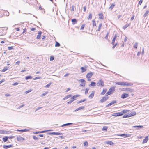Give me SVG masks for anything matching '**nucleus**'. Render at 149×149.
Listing matches in <instances>:
<instances>
[{"label": "nucleus", "instance_id": "obj_1", "mask_svg": "<svg viewBox=\"0 0 149 149\" xmlns=\"http://www.w3.org/2000/svg\"><path fill=\"white\" fill-rule=\"evenodd\" d=\"M115 84H117L119 85H126L129 86L131 85V84H130L129 83H127L126 82H115Z\"/></svg>", "mask_w": 149, "mask_h": 149}, {"label": "nucleus", "instance_id": "obj_58", "mask_svg": "<svg viewBox=\"0 0 149 149\" xmlns=\"http://www.w3.org/2000/svg\"><path fill=\"white\" fill-rule=\"evenodd\" d=\"M72 124H73V123H66V126H68V125H70Z\"/></svg>", "mask_w": 149, "mask_h": 149}, {"label": "nucleus", "instance_id": "obj_21", "mask_svg": "<svg viewBox=\"0 0 149 149\" xmlns=\"http://www.w3.org/2000/svg\"><path fill=\"white\" fill-rule=\"evenodd\" d=\"M72 22L73 24H74L77 23V20L75 19H72Z\"/></svg>", "mask_w": 149, "mask_h": 149}, {"label": "nucleus", "instance_id": "obj_27", "mask_svg": "<svg viewBox=\"0 0 149 149\" xmlns=\"http://www.w3.org/2000/svg\"><path fill=\"white\" fill-rule=\"evenodd\" d=\"M130 117L131 116H133L135 115L136 114V112L135 111H133L132 112H131L130 113Z\"/></svg>", "mask_w": 149, "mask_h": 149}, {"label": "nucleus", "instance_id": "obj_24", "mask_svg": "<svg viewBox=\"0 0 149 149\" xmlns=\"http://www.w3.org/2000/svg\"><path fill=\"white\" fill-rule=\"evenodd\" d=\"M96 85V84L94 82H91L90 84L89 85V86H95Z\"/></svg>", "mask_w": 149, "mask_h": 149}, {"label": "nucleus", "instance_id": "obj_45", "mask_svg": "<svg viewBox=\"0 0 149 149\" xmlns=\"http://www.w3.org/2000/svg\"><path fill=\"white\" fill-rule=\"evenodd\" d=\"M93 22V26H96V22L94 20H92Z\"/></svg>", "mask_w": 149, "mask_h": 149}, {"label": "nucleus", "instance_id": "obj_54", "mask_svg": "<svg viewBox=\"0 0 149 149\" xmlns=\"http://www.w3.org/2000/svg\"><path fill=\"white\" fill-rule=\"evenodd\" d=\"M89 90V89L88 88H86L85 89V93H88Z\"/></svg>", "mask_w": 149, "mask_h": 149}, {"label": "nucleus", "instance_id": "obj_35", "mask_svg": "<svg viewBox=\"0 0 149 149\" xmlns=\"http://www.w3.org/2000/svg\"><path fill=\"white\" fill-rule=\"evenodd\" d=\"M130 26V24H127L123 26V29L125 30L126 28Z\"/></svg>", "mask_w": 149, "mask_h": 149}, {"label": "nucleus", "instance_id": "obj_37", "mask_svg": "<svg viewBox=\"0 0 149 149\" xmlns=\"http://www.w3.org/2000/svg\"><path fill=\"white\" fill-rule=\"evenodd\" d=\"M99 18L101 19H103V16L102 14H99Z\"/></svg>", "mask_w": 149, "mask_h": 149}, {"label": "nucleus", "instance_id": "obj_57", "mask_svg": "<svg viewBox=\"0 0 149 149\" xmlns=\"http://www.w3.org/2000/svg\"><path fill=\"white\" fill-rule=\"evenodd\" d=\"M54 59V58L53 56H51L50 58V61H52Z\"/></svg>", "mask_w": 149, "mask_h": 149}, {"label": "nucleus", "instance_id": "obj_28", "mask_svg": "<svg viewBox=\"0 0 149 149\" xmlns=\"http://www.w3.org/2000/svg\"><path fill=\"white\" fill-rule=\"evenodd\" d=\"M46 132V131H38L35 132H34L33 133L34 134H38L40 133H43Z\"/></svg>", "mask_w": 149, "mask_h": 149}, {"label": "nucleus", "instance_id": "obj_44", "mask_svg": "<svg viewBox=\"0 0 149 149\" xmlns=\"http://www.w3.org/2000/svg\"><path fill=\"white\" fill-rule=\"evenodd\" d=\"M85 25L84 24H83L82 26H81L80 30H82L84 29V27H85Z\"/></svg>", "mask_w": 149, "mask_h": 149}, {"label": "nucleus", "instance_id": "obj_33", "mask_svg": "<svg viewBox=\"0 0 149 149\" xmlns=\"http://www.w3.org/2000/svg\"><path fill=\"white\" fill-rule=\"evenodd\" d=\"M102 23H100L99 24L98 29L97 30V31H100L101 28L102 27Z\"/></svg>", "mask_w": 149, "mask_h": 149}, {"label": "nucleus", "instance_id": "obj_5", "mask_svg": "<svg viewBox=\"0 0 149 149\" xmlns=\"http://www.w3.org/2000/svg\"><path fill=\"white\" fill-rule=\"evenodd\" d=\"M116 86H112L109 89L108 91L106 93H112L113 92L115 91V88Z\"/></svg>", "mask_w": 149, "mask_h": 149}, {"label": "nucleus", "instance_id": "obj_9", "mask_svg": "<svg viewBox=\"0 0 149 149\" xmlns=\"http://www.w3.org/2000/svg\"><path fill=\"white\" fill-rule=\"evenodd\" d=\"M78 95H75V96H74L73 97H72L70 99V100L69 101H68V102L67 103L68 104L71 103V102H72L75 99H74V98L75 97H78Z\"/></svg>", "mask_w": 149, "mask_h": 149}, {"label": "nucleus", "instance_id": "obj_22", "mask_svg": "<svg viewBox=\"0 0 149 149\" xmlns=\"http://www.w3.org/2000/svg\"><path fill=\"white\" fill-rule=\"evenodd\" d=\"M8 136H5L3 138L2 140L4 142H6L8 141Z\"/></svg>", "mask_w": 149, "mask_h": 149}, {"label": "nucleus", "instance_id": "obj_59", "mask_svg": "<svg viewBox=\"0 0 149 149\" xmlns=\"http://www.w3.org/2000/svg\"><path fill=\"white\" fill-rule=\"evenodd\" d=\"M143 2V0H140L139 2V5H141Z\"/></svg>", "mask_w": 149, "mask_h": 149}, {"label": "nucleus", "instance_id": "obj_63", "mask_svg": "<svg viewBox=\"0 0 149 149\" xmlns=\"http://www.w3.org/2000/svg\"><path fill=\"white\" fill-rule=\"evenodd\" d=\"M42 108V107H39L38 108L35 110V111L39 110V109H41Z\"/></svg>", "mask_w": 149, "mask_h": 149}, {"label": "nucleus", "instance_id": "obj_20", "mask_svg": "<svg viewBox=\"0 0 149 149\" xmlns=\"http://www.w3.org/2000/svg\"><path fill=\"white\" fill-rule=\"evenodd\" d=\"M133 127H135L137 128V129H139L140 128L143 127V126L139 125V126H135Z\"/></svg>", "mask_w": 149, "mask_h": 149}, {"label": "nucleus", "instance_id": "obj_6", "mask_svg": "<svg viewBox=\"0 0 149 149\" xmlns=\"http://www.w3.org/2000/svg\"><path fill=\"white\" fill-rule=\"evenodd\" d=\"M94 74V73L92 72H90L87 74L86 75V77L87 78H91Z\"/></svg>", "mask_w": 149, "mask_h": 149}, {"label": "nucleus", "instance_id": "obj_41", "mask_svg": "<svg viewBox=\"0 0 149 149\" xmlns=\"http://www.w3.org/2000/svg\"><path fill=\"white\" fill-rule=\"evenodd\" d=\"M138 45V43L137 42H135L134 46V48L136 49Z\"/></svg>", "mask_w": 149, "mask_h": 149}, {"label": "nucleus", "instance_id": "obj_43", "mask_svg": "<svg viewBox=\"0 0 149 149\" xmlns=\"http://www.w3.org/2000/svg\"><path fill=\"white\" fill-rule=\"evenodd\" d=\"M92 14L91 13H89L88 19H92Z\"/></svg>", "mask_w": 149, "mask_h": 149}, {"label": "nucleus", "instance_id": "obj_53", "mask_svg": "<svg viewBox=\"0 0 149 149\" xmlns=\"http://www.w3.org/2000/svg\"><path fill=\"white\" fill-rule=\"evenodd\" d=\"M13 49V48L12 46L9 47H8V50H12Z\"/></svg>", "mask_w": 149, "mask_h": 149}, {"label": "nucleus", "instance_id": "obj_47", "mask_svg": "<svg viewBox=\"0 0 149 149\" xmlns=\"http://www.w3.org/2000/svg\"><path fill=\"white\" fill-rule=\"evenodd\" d=\"M6 12L7 13H5L4 15L6 16H8L9 15V13L7 11H6Z\"/></svg>", "mask_w": 149, "mask_h": 149}, {"label": "nucleus", "instance_id": "obj_36", "mask_svg": "<svg viewBox=\"0 0 149 149\" xmlns=\"http://www.w3.org/2000/svg\"><path fill=\"white\" fill-rule=\"evenodd\" d=\"M8 69V68L7 67H5L2 70L1 72H5V71H6Z\"/></svg>", "mask_w": 149, "mask_h": 149}, {"label": "nucleus", "instance_id": "obj_52", "mask_svg": "<svg viewBox=\"0 0 149 149\" xmlns=\"http://www.w3.org/2000/svg\"><path fill=\"white\" fill-rule=\"evenodd\" d=\"M29 130L25 129H23V130H21V132H27V131H28Z\"/></svg>", "mask_w": 149, "mask_h": 149}, {"label": "nucleus", "instance_id": "obj_32", "mask_svg": "<svg viewBox=\"0 0 149 149\" xmlns=\"http://www.w3.org/2000/svg\"><path fill=\"white\" fill-rule=\"evenodd\" d=\"M108 129L107 127L106 126H104L103 127L102 130L103 131H106Z\"/></svg>", "mask_w": 149, "mask_h": 149}, {"label": "nucleus", "instance_id": "obj_51", "mask_svg": "<svg viewBox=\"0 0 149 149\" xmlns=\"http://www.w3.org/2000/svg\"><path fill=\"white\" fill-rule=\"evenodd\" d=\"M32 90V89H30L28 90L27 91H26L25 92L26 93H29L31 92Z\"/></svg>", "mask_w": 149, "mask_h": 149}, {"label": "nucleus", "instance_id": "obj_8", "mask_svg": "<svg viewBox=\"0 0 149 149\" xmlns=\"http://www.w3.org/2000/svg\"><path fill=\"white\" fill-rule=\"evenodd\" d=\"M118 136H120L123 137L124 138H126L127 137H130V135L129 134H119L118 135Z\"/></svg>", "mask_w": 149, "mask_h": 149}, {"label": "nucleus", "instance_id": "obj_16", "mask_svg": "<svg viewBox=\"0 0 149 149\" xmlns=\"http://www.w3.org/2000/svg\"><path fill=\"white\" fill-rule=\"evenodd\" d=\"M116 102H117V101L116 100H113V101H112L111 102L109 103V104L107 105L106 107H107L111 105H113L114 104L116 103Z\"/></svg>", "mask_w": 149, "mask_h": 149}, {"label": "nucleus", "instance_id": "obj_10", "mask_svg": "<svg viewBox=\"0 0 149 149\" xmlns=\"http://www.w3.org/2000/svg\"><path fill=\"white\" fill-rule=\"evenodd\" d=\"M112 115L115 116H120L122 115V113L121 112H117L113 113Z\"/></svg>", "mask_w": 149, "mask_h": 149}, {"label": "nucleus", "instance_id": "obj_34", "mask_svg": "<svg viewBox=\"0 0 149 149\" xmlns=\"http://www.w3.org/2000/svg\"><path fill=\"white\" fill-rule=\"evenodd\" d=\"M81 72L82 73L84 72L86 70V69L83 67H81Z\"/></svg>", "mask_w": 149, "mask_h": 149}, {"label": "nucleus", "instance_id": "obj_4", "mask_svg": "<svg viewBox=\"0 0 149 149\" xmlns=\"http://www.w3.org/2000/svg\"><path fill=\"white\" fill-rule=\"evenodd\" d=\"M79 81L81 82L80 85V86L84 87L85 86V81L84 79H81L79 80Z\"/></svg>", "mask_w": 149, "mask_h": 149}, {"label": "nucleus", "instance_id": "obj_25", "mask_svg": "<svg viewBox=\"0 0 149 149\" xmlns=\"http://www.w3.org/2000/svg\"><path fill=\"white\" fill-rule=\"evenodd\" d=\"M84 108V106H81V107H79V108H78L77 109H76L75 110V111H77L79 110L82 109Z\"/></svg>", "mask_w": 149, "mask_h": 149}, {"label": "nucleus", "instance_id": "obj_62", "mask_svg": "<svg viewBox=\"0 0 149 149\" xmlns=\"http://www.w3.org/2000/svg\"><path fill=\"white\" fill-rule=\"evenodd\" d=\"M144 48H143L142 49V52H141V54L142 55H143L144 54Z\"/></svg>", "mask_w": 149, "mask_h": 149}, {"label": "nucleus", "instance_id": "obj_23", "mask_svg": "<svg viewBox=\"0 0 149 149\" xmlns=\"http://www.w3.org/2000/svg\"><path fill=\"white\" fill-rule=\"evenodd\" d=\"M116 35H115V36L113 37V39H112V41L111 42V44L113 45H114V42L115 41L116 39Z\"/></svg>", "mask_w": 149, "mask_h": 149}, {"label": "nucleus", "instance_id": "obj_7", "mask_svg": "<svg viewBox=\"0 0 149 149\" xmlns=\"http://www.w3.org/2000/svg\"><path fill=\"white\" fill-rule=\"evenodd\" d=\"M122 90L124 91L130 92H133V90L132 89L129 88H123V89Z\"/></svg>", "mask_w": 149, "mask_h": 149}, {"label": "nucleus", "instance_id": "obj_39", "mask_svg": "<svg viewBox=\"0 0 149 149\" xmlns=\"http://www.w3.org/2000/svg\"><path fill=\"white\" fill-rule=\"evenodd\" d=\"M56 43H55V47H59L60 46V44L58 42H57V41H56Z\"/></svg>", "mask_w": 149, "mask_h": 149}, {"label": "nucleus", "instance_id": "obj_50", "mask_svg": "<svg viewBox=\"0 0 149 149\" xmlns=\"http://www.w3.org/2000/svg\"><path fill=\"white\" fill-rule=\"evenodd\" d=\"M51 84V83H49V84H47L46 85L45 87H46V88H49Z\"/></svg>", "mask_w": 149, "mask_h": 149}, {"label": "nucleus", "instance_id": "obj_38", "mask_svg": "<svg viewBox=\"0 0 149 149\" xmlns=\"http://www.w3.org/2000/svg\"><path fill=\"white\" fill-rule=\"evenodd\" d=\"M86 100V99H85L82 100H81L80 101H78L77 102V104H79L83 102H85Z\"/></svg>", "mask_w": 149, "mask_h": 149}, {"label": "nucleus", "instance_id": "obj_15", "mask_svg": "<svg viewBox=\"0 0 149 149\" xmlns=\"http://www.w3.org/2000/svg\"><path fill=\"white\" fill-rule=\"evenodd\" d=\"M17 139L18 141H22L24 140V138L21 136H17Z\"/></svg>", "mask_w": 149, "mask_h": 149}, {"label": "nucleus", "instance_id": "obj_2", "mask_svg": "<svg viewBox=\"0 0 149 149\" xmlns=\"http://www.w3.org/2000/svg\"><path fill=\"white\" fill-rule=\"evenodd\" d=\"M110 94H106V96L102 98L100 100V101L101 102H103L105 101L108 98V97L107 96Z\"/></svg>", "mask_w": 149, "mask_h": 149}, {"label": "nucleus", "instance_id": "obj_17", "mask_svg": "<svg viewBox=\"0 0 149 149\" xmlns=\"http://www.w3.org/2000/svg\"><path fill=\"white\" fill-rule=\"evenodd\" d=\"M148 136H146L143 141V143H145L147 142L148 141Z\"/></svg>", "mask_w": 149, "mask_h": 149}, {"label": "nucleus", "instance_id": "obj_60", "mask_svg": "<svg viewBox=\"0 0 149 149\" xmlns=\"http://www.w3.org/2000/svg\"><path fill=\"white\" fill-rule=\"evenodd\" d=\"M24 105L23 104V105H21L19 107H18L17 108V109H20L21 107H23V106H24Z\"/></svg>", "mask_w": 149, "mask_h": 149}, {"label": "nucleus", "instance_id": "obj_31", "mask_svg": "<svg viewBox=\"0 0 149 149\" xmlns=\"http://www.w3.org/2000/svg\"><path fill=\"white\" fill-rule=\"evenodd\" d=\"M128 111H129L127 110H123L121 112V113H122V115H123L124 113H127Z\"/></svg>", "mask_w": 149, "mask_h": 149}, {"label": "nucleus", "instance_id": "obj_40", "mask_svg": "<svg viewBox=\"0 0 149 149\" xmlns=\"http://www.w3.org/2000/svg\"><path fill=\"white\" fill-rule=\"evenodd\" d=\"M107 91V89L104 88L102 92L101 93H105Z\"/></svg>", "mask_w": 149, "mask_h": 149}, {"label": "nucleus", "instance_id": "obj_14", "mask_svg": "<svg viewBox=\"0 0 149 149\" xmlns=\"http://www.w3.org/2000/svg\"><path fill=\"white\" fill-rule=\"evenodd\" d=\"M128 94H123L121 95V97L122 98L124 99L128 97Z\"/></svg>", "mask_w": 149, "mask_h": 149}, {"label": "nucleus", "instance_id": "obj_19", "mask_svg": "<svg viewBox=\"0 0 149 149\" xmlns=\"http://www.w3.org/2000/svg\"><path fill=\"white\" fill-rule=\"evenodd\" d=\"M106 143L107 144H108L110 145H113L114 144V143L111 141H106Z\"/></svg>", "mask_w": 149, "mask_h": 149}, {"label": "nucleus", "instance_id": "obj_46", "mask_svg": "<svg viewBox=\"0 0 149 149\" xmlns=\"http://www.w3.org/2000/svg\"><path fill=\"white\" fill-rule=\"evenodd\" d=\"M94 96V94H91L89 96V97L91 98H92Z\"/></svg>", "mask_w": 149, "mask_h": 149}, {"label": "nucleus", "instance_id": "obj_12", "mask_svg": "<svg viewBox=\"0 0 149 149\" xmlns=\"http://www.w3.org/2000/svg\"><path fill=\"white\" fill-rule=\"evenodd\" d=\"M13 145H4L3 146V148L5 149H7L8 148L13 147Z\"/></svg>", "mask_w": 149, "mask_h": 149}, {"label": "nucleus", "instance_id": "obj_18", "mask_svg": "<svg viewBox=\"0 0 149 149\" xmlns=\"http://www.w3.org/2000/svg\"><path fill=\"white\" fill-rule=\"evenodd\" d=\"M38 35L36 37V38L37 39H40V38L41 37V35L42 33V32L41 31H39L38 32Z\"/></svg>", "mask_w": 149, "mask_h": 149}, {"label": "nucleus", "instance_id": "obj_26", "mask_svg": "<svg viewBox=\"0 0 149 149\" xmlns=\"http://www.w3.org/2000/svg\"><path fill=\"white\" fill-rule=\"evenodd\" d=\"M32 78V77L31 76H28L26 77L25 79L26 80H28L29 79H31Z\"/></svg>", "mask_w": 149, "mask_h": 149}, {"label": "nucleus", "instance_id": "obj_13", "mask_svg": "<svg viewBox=\"0 0 149 149\" xmlns=\"http://www.w3.org/2000/svg\"><path fill=\"white\" fill-rule=\"evenodd\" d=\"M10 132L8 131H4L1 130H0V133L2 134H8Z\"/></svg>", "mask_w": 149, "mask_h": 149}, {"label": "nucleus", "instance_id": "obj_64", "mask_svg": "<svg viewBox=\"0 0 149 149\" xmlns=\"http://www.w3.org/2000/svg\"><path fill=\"white\" fill-rule=\"evenodd\" d=\"M20 63V61H18L15 63L16 65H19Z\"/></svg>", "mask_w": 149, "mask_h": 149}, {"label": "nucleus", "instance_id": "obj_56", "mask_svg": "<svg viewBox=\"0 0 149 149\" xmlns=\"http://www.w3.org/2000/svg\"><path fill=\"white\" fill-rule=\"evenodd\" d=\"M41 78L40 77H37L33 78L34 80H36L37 79H40Z\"/></svg>", "mask_w": 149, "mask_h": 149}, {"label": "nucleus", "instance_id": "obj_48", "mask_svg": "<svg viewBox=\"0 0 149 149\" xmlns=\"http://www.w3.org/2000/svg\"><path fill=\"white\" fill-rule=\"evenodd\" d=\"M84 146H87L88 145V142L87 141H86L85 142H84Z\"/></svg>", "mask_w": 149, "mask_h": 149}, {"label": "nucleus", "instance_id": "obj_3", "mask_svg": "<svg viewBox=\"0 0 149 149\" xmlns=\"http://www.w3.org/2000/svg\"><path fill=\"white\" fill-rule=\"evenodd\" d=\"M97 85L98 86H101V87H102L104 86V83L103 81L100 79L97 82Z\"/></svg>", "mask_w": 149, "mask_h": 149}, {"label": "nucleus", "instance_id": "obj_30", "mask_svg": "<svg viewBox=\"0 0 149 149\" xmlns=\"http://www.w3.org/2000/svg\"><path fill=\"white\" fill-rule=\"evenodd\" d=\"M130 117V115L129 113L125 114L123 116V118H127Z\"/></svg>", "mask_w": 149, "mask_h": 149}, {"label": "nucleus", "instance_id": "obj_55", "mask_svg": "<svg viewBox=\"0 0 149 149\" xmlns=\"http://www.w3.org/2000/svg\"><path fill=\"white\" fill-rule=\"evenodd\" d=\"M109 32H107L105 37V38L106 39H107L108 38V35L109 34Z\"/></svg>", "mask_w": 149, "mask_h": 149}, {"label": "nucleus", "instance_id": "obj_29", "mask_svg": "<svg viewBox=\"0 0 149 149\" xmlns=\"http://www.w3.org/2000/svg\"><path fill=\"white\" fill-rule=\"evenodd\" d=\"M115 6V4L114 3H112L109 7V9H111V10H112Z\"/></svg>", "mask_w": 149, "mask_h": 149}, {"label": "nucleus", "instance_id": "obj_61", "mask_svg": "<svg viewBox=\"0 0 149 149\" xmlns=\"http://www.w3.org/2000/svg\"><path fill=\"white\" fill-rule=\"evenodd\" d=\"M45 38H46L45 36H43V37L42 38V40L43 41H44L45 40Z\"/></svg>", "mask_w": 149, "mask_h": 149}, {"label": "nucleus", "instance_id": "obj_49", "mask_svg": "<svg viewBox=\"0 0 149 149\" xmlns=\"http://www.w3.org/2000/svg\"><path fill=\"white\" fill-rule=\"evenodd\" d=\"M33 139L35 140H38V137H36L35 136H33Z\"/></svg>", "mask_w": 149, "mask_h": 149}, {"label": "nucleus", "instance_id": "obj_42", "mask_svg": "<svg viewBox=\"0 0 149 149\" xmlns=\"http://www.w3.org/2000/svg\"><path fill=\"white\" fill-rule=\"evenodd\" d=\"M149 11L148 10L146 11V13H144V14L143 15V16H144V17L148 15V13H149Z\"/></svg>", "mask_w": 149, "mask_h": 149}, {"label": "nucleus", "instance_id": "obj_11", "mask_svg": "<svg viewBox=\"0 0 149 149\" xmlns=\"http://www.w3.org/2000/svg\"><path fill=\"white\" fill-rule=\"evenodd\" d=\"M48 134L49 135H61V134L60 133L58 132H49L48 133Z\"/></svg>", "mask_w": 149, "mask_h": 149}]
</instances>
